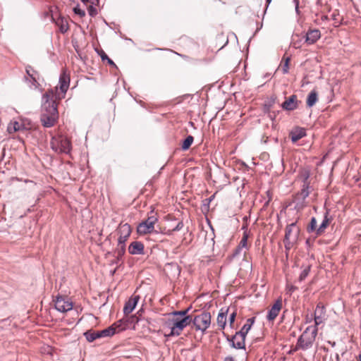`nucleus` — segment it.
<instances>
[{"label": "nucleus", "instance_id": "30", "mask_svg": "<svg viewBox=\"0 0 361 361\" xmlns=\"http://www.w3.org/2000/svg\"><path fill=\"white\" fill-rule=\"evenodd\" d=\"M194 140V137L192 135H188L183 142L181 148L183 150L185 151L190 148L191 145L192 144Z\"/></svg>", "mask_w": 361, "mask_h": 361}, {"label": "nucleus", "instance_id": "10", "mask_svg": "<svg viewBox=\"0 0 361 361\" xmlns=\"http://www.w3.org/2000/svg\"><path fill=\"white\" fill-rule=\"evenodd\" d=\"M116 232L118 235V244H126V242L131 234L132 230L130 226L128 223L123 224L121 222L119 224Z\"/></svg>", "mask_w": 361, "mask_h": 361}, {"label": "nucleus", "instance_id": "33", "mask_svg": "<svg viewBox=\"0 0 361 361\" xmlns=\"http://www.w3.org/2000/svg\"><path fill=\"white\" fill-rule=\"evenodd\" d=\"M21 129V124H20L18 122L15 121L13 123H11L8 126V131L9 133H12L13 132L18 131Z\"/></svg>", "mask_w": 361, "mask_h": 361}, {"label": "nucleus", "instance_id": "36", "mask_svg": "<svg viewBox=\"0 0 361 361\" xmlns=\"http://www.w3.org/2000/svg\"><path fill=\"white\" fill-rule=\"evenodd\" d=\"M324 310L325 308L324 305L322 303H319L315 309L314 316H322L323 314H324Z\"/></svg>", "mask_w": 361, "mask_h": 361}, {"label": "nucleus", "instance_id": "22", "mask_svg": "<svg viewBox=\"0 0 361 361\" xmlns=\"http://www.w3.org/2000/svg\"><path fill=\"white\" fill-rule=\"evenodd\" d=\"M306 135L305 129L303 128H297L294 130L291 131L290 136L291 141L295 142Z\"/></svg>", "mask_w": 361, "mask_h": 361}, {"label": "nucleus", "instance_id": "39", "mask_svg": "<svg viewBox=\"0 0 361 361\" xmlns=\"http://www.w3.org/2000/svg\"><path fill=\"white\" fill-rule=\"evenodd\" d=\"M216 193L213 194L209 198H207L204 200L203 206L204 207H207V209H209L210 202L214 199Z\"/></svg>", "mask_w": 361, "mask_h": 361}, {"label": "nucleus", "instance_id": "42", "mask_svg": "<svg viewBox=\"0 0 361 361\" xmlns=\"http://www.w3.org/2000/svg\"><path fill=\"white\" fill-rule=\"evenodd\" d=\"M241 229L243 231V233H247L248 235L250 234V231L247 228V224L245 223L243 225Z\"/></svg>", "mask_w": 361, "mask_h": 361}, {"label": "nucleus", "instance_id": "13", "mask_svg": "<svg viewBox=\"0 0 361 361\" xmlns=\"http://www.w3.org/2000/svg\"><path fill=\"white\" fill-rule=\"evenodd\" d=\"M51 21L59 27L61 33L64 34L69 30L68 22L66 17L59 16L55 18L54 15L51 13Z\"/></svg>", "mask_w": 361, "mask_h": 361}, {"label": "nucleus", "instance_id": "26", "mask_svg": "<svg viewBox=\"0 0 361 361\" xmlns=\"http://www.w3.org/2000/svg\"><path fill=\"white\" fill-rule=\"evenodd\" d=\"M126 252V244H118L117 247L114 250V255L117 258V260H121L123 256Z\"/></svg>", "mask_w": 361, "mask_h": 361}, {"label": "nucleus", "instance_id": "15", "mask_svg": "<svg viewBox=\"0 0 361 361\" xmlns=\"http://www.w3.org/2000/svg\"><path fill=\"white\" fill-rule=\"evenodd\" d=\"M140 299V296L138 295L133 294L131 295L128 301L126 302L123 307V312L128 315L130 314L135 308L138 301Z\"/></svg>", "mask_w": 361, "mask_h": 361}, {"label": "nucleus", "instance_id": "28", "mask_svg": "<svg viewBox=\"0 0 361 361\" xmlns=\"http://www.w3.org/2000/svg\"><path fill=\"white\" fill-rule=\"evenodd\" d=\"M191 309L190 307L180 311H172L163 314V316H187L188 312Z\"/></svg>", "mask_w": 361, "mask_h": 361}, {"label": "nucleus", "instance_id": "61", "mask_svg": "<svg viewBox=\"0 0 361 361\" xmlns=\"http://www.w3.org/2000/svg\"><path fill=\"white\" fill-rule=\"evenodd\" d=\"M269 202H270V199L267 200V204H269Z\"/></svg>", "mask_w": 361, "mask_h": 361}, {"label": "nucleus", "instance_id": "37", "mask_svg": "<svg viewBox=\"0 0 361 361\" xmlns=\"http://www.w3.org/2000/svg\"><path fill=\"white\" fill-rule=\"evenodd\" d=\"M297 289L298 288L296 286L292 284H287L286 287V294L291 295L292 293Z\"/></svg>", "mask_w": 361, "mask_h": 361}, {"label": "nucleus", "instance_id": "23", "mask_svg": "<svg viewBox=\"0 0 361 361\" xmlns=\"http://www.w3.org/2000/svg\"><path fill=\"white\" fill-rule=\"evenodd\" d=\"M282 307L281 299H278L268 312L267 316H278Z\"/></svg>", "mask_w": 361, "mask_h": 361}, {"label": "nucleus", "instance_id": "17", "mask_svg": "<svg viewBox=\"0 0 361 361\" xmlns=\"http://www.w3.org/2000/svg\"><path fill=\"white\" fill-rule=\"evenodd\" d=\"M298 103L297 95L293 94L282 103L281 107L286 111H293L298 109Z\"/></svg>", "mask_w": 361, "mask_h": 361}, {"label": "nucleus", "instance_id": "3", "mask_svg": "<svg viewBox=\"0 0 361 361\" xmlns=\"http://www.w3.org/2000/svg\"><path fill=\"white\" fill-rule=\"evenodd\" d=\"M306 323L314 322V325L308 326L298 338L294 350H307L311 348L315 341L318 326L322 324L323 317H306Z\"/></svg>", "mask_w": 361, "mask_h": 361}, {"label": "nucleus", "instance_id": "5", "mask_svg": "<svg viewBox=\"0 0 361 361\" xmlns=\"http://www.w3.org/2000/svg\"><path fill=\"white\" fill-rule=\"evenodd\" d=\"M50 145L52 150L58 154H69L72 149L71 140L63 135L53 136Z\"/></svg>", "mask_w": 361, "mask_h": 361}, {"label": "nucleus", "instance_id": "40", "mask_svg": "<svg viewBox=\"0 0 361 361\" xmlns=\"http://www.w3.org/2000/svg\"><path fill=\"white\" fill-rule=\"evenodd\" d=\"M89 15L92 17H94L97 14V10L93 5H90L88 8Z\"/></svg>", "mask_w": 361, "mask_h": 361}, {"label": "nucleus", "instance_id": "47", "mask_svg": "<svg viewBox=\"0 0 361 361\" xmlns=\"http://www.w3.org/2000/svg\"><path fill=\"white\" fill-rule=\"evenodd\" d=\"M142 313H143V307H141L140 309L137 311V314H138V316H141Z\"/></svg>", "mask_w": 361, "mask_h": 361}, {"label": "nucleus", "instance_id": "59", "mask_svg": "<svg viewBox=\"0 0 361 361\" xmlns=\"http://www.w3.org/2000/svg\"><path fill=\"white\" fill-rule=\"evenodd\" d=\"M269 202H270V199L267 200V204H269Z\"/></svg>", "mask_w": 361, "mask_h": 361}, {"label": "nucleus", "instance_id": "46", "mask_svg": "<svg viewBox=\"0 0 361 361\" xmlns=\"http://www.w3.org/2000/svg\"><path fill=\"white\" fill-rule=\"evenodd\" d=\"M224 361H235L231 356L226 357Z\"/></svg>", "mask_w": 361, "mask_h": 361}, {"label": "nucleus", "instance_id": "16", "mask_svg": "<svg viewBox=\"0 0 361 361\" xmlns=\"http://www.w3.org/2000/svg\"><path fill=\"white\" fill-rule=\"evenodd\" d=\"M245 336L243 335L239 332H236L235 334L231 338V343L233 348L235 349H245Z\"/></svg>", "mask_w": 361, "mask_h": 361}, {"label": "nucleus", "instance_id": "43", "mask_svg": "<svg viewBox=\"0 0 361 361\" xmlns=\"http://www.w3.org/2000/svg\"><path fill=\"white\" fill-rule=\"evenodd\" d=\"M228 312V309H227L226 311L224 310V309L222 308L220 312H219L218 314V316L219 317H221V316H226Z\"/></svg>", "mask_w": 361, "mask_h": 361}, {"label": "nucleus", "instance_id": "53", "mask_svg": "<svg viewBox=\"0 0 361 361\" xmlns=\"http://www.w3.org/2000/svg\"><path fill=\"white\" fill-rule=\"evenodd\" d=\"M271 2V0H266L267 6H268Z\"/></svg>", "mask_w": 361, "mask_h": 361}, {"label": "nucleus", "instance_id": "25", "mask_svg": "<svg viewBox=\"0 0 361 361\" xmlns=\"http://www.w3.org/2000/svg\"><path fill=\"white\" fill-rule=\"evenodd\" d=\"M255 317L249 318L238 332L246 336L255 322Z\"/></svg>", "mask_w": 361, "mask_h": 361}, {"label": "nucleus", "instance_id": "31", "mask_svg": "<svg viewBox=\"0 0 361 361\" xmlns=\"http://www.w3.org/2000/svg\"><path fill=\"white\" fill-rule=\"evenodd\" d=\"M310 173V171L305 170L301 173V178H302V185H307L308 188H312L310 186V182L309 181Z\"/></svg>", "mask_w": 361, "mask_h": 361}, {"label": "nucleus", "instance_id": "24", "mask_svg": "<svg viewBox=\"0 0 361 361\" xmlns=\"http://www.w3.org/2000/svg\"><path fill=\"white\" fill-rule=\"evenodd\" d=\"M318 100V93L315 90H312L307 98V106L308 107L313 106Z\"/></svg>", "mask_w": 361, "mask_h": 361}, {"label": "nucleus", "instance_id": "56", "mask_svg": "<svg viewBox=\"0 0 361 361\" xmlns=\"http://www.w3.org/2000/svg\"><path fill=\"white\" fill-rule=\"evenodd\" d=\"M332 18H333V19H334V20L336 19V14H335V13H333V14H332Z\"/></svg>", "mask_w": 361, "mask_h": 361}, {"label": "nucleus", "instance_id": "2", "mask_svg": "<svg viewBox=\"0 0 361 361\" xmlns=\"http://www.w3.org/2000/svg\"><path fill=\"white\" fill-rule=\"evenodd\" d=\"M140 321L139 317H121V319L114 322L110 326L101 330H88L84 333V336L88 342H93L97 338L111 337L116 334L134 327V324Z\"/></svg>", "mask_w": 361, "mask_h": 361}, {"label": "nucleus", "instance_id": "11", "mask_svg": "<svg viewBox=\"0 0 361 361\" xmlns=\"http://www.w3.org/2000/svg\"><path fill=\"white\" fill-rule=\"evenodd\" d=\"M55 308L60 312H66L73 309V302L67 297L58 296L55 300Z\"/></svg>", "mask_w": 361, "mask_h": 361}, {"label": "nucleus", "instance_id": "44", "mask_svg": "<svg viewBox=\"0 0 361 361\" xmlns=\"http://www.w3.org/2000/svg\"><path fill=\"white\" fill-rule=\"evenodd\" d=\"M295 11L298 14H299V1L298 0H295Z\"/></svg>", "mask_w": 361, "mask_h": 361}, {"label": "nucleus", "instance_id": "18", "mask_svg": "<svg viewBox=\"0 0 361 361\" xmlns=\"http://www.w3.org/2000/svg\"><path fill=\"white\" fill-rule=\"evenodd\" d=\"M305 42L313 44L321 37V32L318 29H310L305 34Z\"/></svg>", "mask_w": 361, "mask_h": 361}, {"label": "nucleus", "instance_id": "50", "mask_svg": "<svg viewBox=\"0 0 361 361\" xmlns=\"http://www.w3.org/2000/svg\"><path fill=\"white\" fill-rule=\"evenodd\" d=\"M235 317H229L230 323L233 324L235 321Z\"/></svg>", "mask_w": 361, "mask_h": 361}, {"label": "nucleus", "instance_id": "14", "mask_svg": "<svg viewBox=\"0 0 361 361\" xmlns=\"http://www.w3.org/2000/svg\"><path fill=\"white\" fill-rule=\"evenodd\" d=\"M192 322L196 330L204 332L210 326L211 317H193Z\"/></svg>", "mask_w": 361, "mask_h": 361}, {"label": "nucleus", "instance_id": "6", "mask_svg": "<svg viewBox=\"0 0 361 361\" xmlns=\"http://www.w3.org/2000/svg\"><path fill=\"white\" fill-rule=\"evenodd\" d=\"M192 317H182L180 320L169 319L166 322V326L169 331L165 332V336H179L183 329L189 324V319Z\"/></svg>", "mask_w": 361, "mask_h": 361}, {"label": "nucleus", "instance_id": "27", "mask_svg": "<svg viewBox=\"0 0 361 361\" xmlns=\"http://www.w3.org/2000/svg\"><path fill=\"white\" fill-rule=\"evenodd\" d=\"M290 57H283L281 61V71L283 74H287L289 71V63H290Z\"/></svg>", "mask_w": 361, "mask_h": 361}, {"label": "nucleus", "instance_id": "21", "mask_svg": "<svg viewBox=\"0 0 361 361\" xmlns=\"http://www.w3.org/2000/svg\"><path fill=\"white\" fill-rule=\"evenodd\" d=\"M25 71L28 77L25 78V80L31 82L32 85L36 86L37 84L38 73L31 66H27Z\"/></svg>", "mask_w": 361, "mask_h": 361}, {"label": "nucleus", "instance_id": "52", "mask_svg": "<svg viewBox=\"0 0 361 361\" xmlns=\"http://www.w3.org/2000/svg\"><path fill=\"white\" fill-rule=\"evenodd\" d=\"M229 316H231V317L236 316V312L233 311V312L230 313Z\"/></svg>", "mask_w": 361, "mask_h": 361}, {"label": "nucleus", "instance_id": "58", "mask_svg": "<svg viewBox=\"0 0 361 361\" xmlns=\"http://www.w3.org/2000/svg\"><path fill=\"white\" fill-rule=\"evenodd\" d=\"M210 227L212 228V231L214 232V228H212V226L210 225Z\"/></svg>", "mask_w": 361, "mask_h": 361}, {"label": "nucleus", "instance_id": "48", "mask_svg": "<svg viewBox=\"0 0 361 361\" xmlns=\"http://www.w3.org/2000/svg\"><path fill=\"white\" fill-rule=\"evenodd\" d=\"M90 2L91 3L92 5L97 4H98L99 0H90Z\"/></svg>", "mask_w": 361, "mask_h": 361}, {"label": "nucleus", "instance_id": "7", "mask_svg": "<svg viewBox=\"0 0 361 361\" xmlns=\"http://www.w3.org/2000/svg\"><path fill=\"white\" fill-rule=\"evenodd\" d=\"M312 188H308L307 185H302L299 192L293 196V202L294 207L297 211H301L307 206V197L310 195Z\"/></svg>", "mask_w": 361, "mask_h": 361}, {"label": "nucleus", "instance_id": "60", "mask_svg": "<svg viewBox=\"0 0 361 361\" xmlns=\"http://www.w3.org/2000/svg\"><path fill=\"white\" fill-rule=\"evenodd\" d=\"M269 202H270V199L267 200V204H269Z\"/></svg>", "mask_w": 361, "mask_h": 361}, {"label": "nucleus", "instance_id": "29", "mask_svg": "<svg viewBox=\"0 0 361 361\" xmlns=\"http://www.w3.org/2000/svg\"><path fill=\"white\" fill-rule=\"evenodd\" d=\"M98 54L100 56L102 61L103 62L106 61L109 66L112 67H116V63L110 58H109V56L103 50L98 51Z\"/></svg>", "mask_w": 361, "mask_h": 361}, {"label": "nucleus", "instance_id": "41", "mask_svg": "<svg viewBox=\"0 0 361 361\" xmlns=\"http://www.w3.org/2000/svg\"><path fill=\"white\" fill-rule=\"evenodd\" d=\"M226 318L227 317H217L218 324L221 329H224L225 327L226 323Z\"/></svg>", "mask_w": 361, "mask_h": 361}, {"label": "nucleus", "instance_id": "1", "mask_svg": "<svg viewBox=\"0 0 361 361\" xmlns=\"http://www.w3.org/2000/svg\"><path fill=\"white\" fill-rule=\"evenodd\" d=\"M63 99L59 96L56 90H47L42 95V113L40 121L45 128L53 127L59 118L57 102Z\"/></svg>", "mask_w": 361, "mask_h": 361}, {"label": "nucleus", "instance_id": "49", "mask_svg": "<svg viewBox=\"0 0 361 361\" xmlns=\"http://www.w3.org/2000/svg\"><path fill=\"white\" fill-rule=\"evenodd\" d=\"M119 261L120 260H117V258L116 257L114 260L111 261V264H117Z\"/></svg>", "mask_w": 361, "mask_h": 361}, {"label": "nucleus", "instance_id": "32", "mask_svg": "<svg viewBox=\"0 0 361 361\" xmlns=\"http://www.w3.org/2000/svg\"><path fill=\"white\" fill-rule=\"evenodd\" d=\"M310 270H311V266L310 265L306 266L303 269V270L301 271V273L298 277V281L299 282L303 281L309 275Z\"/></svg>", "mask_w": 361, "mask_h": 361}, {"label": "nucleus", "instance_id": "57", "mask_svg": "<svg viewBox=\"0 0 361 361\" xmlns=\"http://www.w3.org/2000/svg\"><path fill=\"white\" fill-rule=\"evenodd\" d=\"M359 360L361 361V354L359 355Z\"/></svg>", "mask_w": 361, "mask_h": 361}, {"label": "nucleus", "instance_id": "19", "mask_svg": "<svg viewBox=\"0 0 361 361\" xmlns=\"http://www.w3.org/2000/svg\"><path fill=\"white\" fill-rule=\"evenodd\" d=\"M144 244L140 241H133L128 246V252L130 255H144Z\"/></svg>", "mask_w": 361, "mask_h": 361}, {"label": "nucleus", "instance_id": "34", "mask_svg": "<svg viewBox=\"0 0 361 361\" xmlns=\"http://www.w3.org/2000/svg\"><path fill=\"white\" fill-rule=\"evenodd\" d=\"M317 219L315 217H312L311 219H310V222L309 224V225L307 226V231L308 233H312V232H315L316 233V231H317Z\"/></svg>", "mask_w": 361, "mask_h": 361}, {"label": "nucleus", "instance_id": "35", "mask_svg": "<svg viewBox=\"0 0 361 361\" xmlns=\"http://www.w3.org/2000/svg\"><path fill=\"white\" fill-rule=\"evenodd\" d=\"M183 227V223L182 221H179L177 225L173 228V229H169L167 231H162L163 233L171 235H172L173 232L174 231H178L181 230Z\"/></svg>", "mask_w": 361, "mask_h": 361}, {"label": "nucleus", "instance_id": "54", "mask_svg": "<svg viewBox=\"0 0 361 361\" xmlns=\"http://www.w3.org/2000/svg\"><path fill=\"white\" fill-rule=\"evenodd\" d=\"M90 0H81V1H82L83 4H86L87 3L90 2Z\"/></svg>", "mask_w": 361, "mask_h": 361}, {"label": "nucleus", "instance_id": "45", "mask_svg": "<svg viewBox=\"0 0 361 361\" xmlns=\"http://www.w3.org/2000/svg\"><path fill=\"white\" fill-rule=\"evenodd\" d=\"M199 316H204V317H207V316H211L210 313L209 312H207L206 311H203L201 312V314L199 315Z\"/></svg>", "mask_w": 361, "mask_h": 361}, {"label": "nucleus", "instance_id": "55", "mask_svg": "<svg viewBox=\"0 0 361 361\" xmlns=\"http://www.w3.org/2000/svg\"><path fill=\"white\" fill-rule=\"evenodd\" d=\"M276 317H268V319H269V321H271L273 322L274 320Z\"/></svg>", "mask_w": 361, "mask_h": 361}, {"label": "nucleus", "instance_id": "51", "mask_svg": "<svg viewBox=\"0 0 361 361\" xmlns=\"http://www.w3.org/2000/svg\"><path fill=\"white\" fill-rule=\"evenodd\" d=\"M49 13H52V11L49 10V11L45 12V13H44L45 16L46 17L49 16Z\"/></svg>", "mask_w": 361, "mask_h": 361}, {"label": "nucleus", "instance_id": "8", "mask_svg": "<svg viewBox=\"0 0 361 361\" xmlns=\"http://www.w3.org/2000/svg\"><path fill=\"white\" fill-rule=\"evenodd\" d=\"M158 221L157 214L151 210L148 214L147 219L139 224L137 228L140 234L151 233L154 231V224Z\"/></svg>", "mask_w": 361, "mask_h": 361}, {"label": "nucleus", "instance_id": "4", "mask_svg": "<svg viewBox=\"0 0 361 361\" xmlns=\"http://www.w3.org/2000/svg\"><path fill=\"white\" fill-rule=\"evenodd\" d=\"M300 233L298 220L288 224L285 228L283 243L286 253L297 243Z\"/></svg>", "mask_w": 361, "mask_h": 361}, {"label": "nucleus", "instance_id": "12", "mask_svg": "<svg viewBox=\"0 0 361 361\" xmlns=\"http://www.w3.org/2000/svg\"><path fill=\"white\" fill-rule=\"evenodd\" d=\"M332 220L333 216L330 214V209L326 208L324 214L323 221L316 231V235L317 236L322 235L325 232L326 228L329 226Z\"/></svg>", "mask_w": 361, "mask_h": 361}, {"label": "nucleus", "instance_id": "38", "mask_svg": "<svg viewBox=\"0 0 361 361\" xmlns=\"http://www.w3.org/2000/svg\"><path fill=\"white\" fill-rule=\"evenodd\" d=\"M73 12L75 14L78 15L80 17H84L85 16V11L80 8L79 6H77L73 8Z\"/></svg>", "mask_w": 361, "mask_h": 361}, {"label": "nucleus", "instance_id": "20", "mask_svg": "<svg viewBox=\"0 0 361 361\" xmlns=\"http://www.w3.org/2000/svg\"><path fill=\"white\" fill-rule=\"evenodd\" d=\"M250 235L247 233H243V237L238 245V246L235 247V249L233 250V252L232 254V256L233 257L239 255L241 253V251L243 249H245L246 250H249V246L247 245V240Z\"/></svg>", "mask_w": 361, "mask_h": 361}, {"label": "nucleus", "instance_id": "9", "mask_svg": "<svg viewBox=\"0 0 361 361\" xmlns=\"http://www.w3.org/2000/svg\"><path fill=\"white\" fill-rule=\"evenodd\" d=\"M70 75L67 73L66 70H62L59 80V85L60 89V92L58 90V87H55L54 88L49 89L48 90H56V93L59 96L63 95V99L65 97V94L69 87L70 85Z\"/></svg>", "mask_w": 361, "mask_h": 361}]
</instances>
